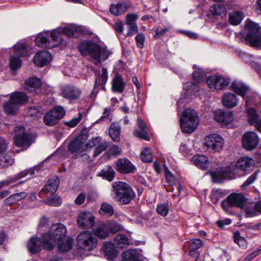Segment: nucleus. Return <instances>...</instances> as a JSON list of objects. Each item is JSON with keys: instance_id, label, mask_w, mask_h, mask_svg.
Returning a JSON list of instances; mask_svg holds the SVG:
<instances>
[{"instance_id": "nucleus-1", "label": "nucleus", "mask_w": 261, "mask_h": 261, "mask_svg": "<svg viewBox=\"0 0 261 261\" xmlns=\"http://www.w3.org/2000/svg\"><path fill=\"white\" fill-rule=\"evenodd\" d=\"M114 198L120 205L129 204L136 197V193L127 183L117 181L113 184Z\"/></svg>"}, {"instance_id": "nucleus-2", "label": "nucleus", "mask_w": 261, "mask_h": 261, "mask_svg": "<svg viewBox=\"0 0 261 261\" xmlns=\"http://www.w3.org/2000/svg\"><path fill=\"white\" fill-rule=\"evenodd\" d=\"M198 124V115L195 110L188 108L182 112L180 118V125L184 133H193Z\"/></svg>"}, {"instance_id": "nucleus-3", "label": "nucleus", "mask_w": 261, "mask_h": 261, "mask_svg": "<svg viewBox=\"0 0 261 261\" xmlns=\"http://www.w3.org/2000/svg\"><path fill=\"white\" fill-rule=\"evenodd\" d=\"M245 29L247 31L245 38L246 43L251 46L261 48L260 28L258 24L248 19Z\"/></svg>"}, {"instance_id": "nucleus-4", "label": "nucleus", "mask_w": 261, "mask_h": 261, "mask_svg": "<svg viewBox=\"0 0 261 261\" xmlns=\"http://www.w3.org/2000/svg\"><path fill=\"white\" fill-rule=\"evenodd\" d=\"M28 101V97L25 93L22 92H14L11 96L10 100L4 104V109L8 114H15L19 106Z\"/></svg>"}, {"instance_id": "nucleus-5", "label": "nucleus", "mask_w": 261, "mask_h": 261, "mask_svg": "<svg viewBox=\"0 0 261 261\" xmlns=\"http://www.w3.org/2000/svg\"><path fill=\"white\" fill-rule=\"evenodd\" d=\"M67 233L66 227L61 223L53 224L48 232L44 233V239L51 244L54 248L55 243L61 242L65 239Z\"/></svg>"}, {"instance_id": "nucleus-6", "label": "nucleus", "mask_w": 261, "mask_h": 261, "mask_svg": "<svg viewBox=\"0 0 261 261\" xmlns=\"http://www.w3.org/2000/svg\"><path fill=\"white\" fill-rule=\"evenodd\" d=\"M78 50L83 56L89 55L92 59L99 63L100 60V45L92 41L81 42L78 45Z\"/></svg>"}, {"instance_id": "nucleus-7", "label": "nucleus", "mask_w": 261, "mask_h": 261, "mask_svg": "<svg viewBox=\"0 0 261 261\" xmlns=\"http://www.w3.org/2000/svg\"><path fill=\"white\" fill-rule=\"evenodd\" d=\"M77 243L80 248L90 251L96 247L97 240L90 231H83L78 235Z\"/></svg>"}, {"instance_id": "nucleus-8", "label": "nucleus", "mask_w": 261, "mask_h": 261, "mask_svg": "<svg viewBox=\"0 0 261 261\" xmlns=\"http://www.w3.org/2000/svg\"><path fill=\"white\" fill-rule=\"evenodd\" d=\"M65 113V110L62 106H56L45 114L43 118V122L48 126H54L64 117Z\"/></svg>"}, {"instance_id": "nucleus-9", "label": "nucleus", "mask_w": 261, "mask_h": 261, "mask_svg": "<svg viewBox=\"0 0 261 261\" xmlns=\"http://www.w3.org/2000/svg\"><path fill=\"white\" fill-rule=\"evenodd\" d=\"M27 247L29 252L32 254H35L39 252L42 248L48 251L53 249V247L51 244H49L47 240L44 239V234L41 238L36 237H33L29 240Z\"/></svg>"}, {"instance_id": "nucleus-10", "label": "nucleus", "mask_w": 261, "mask_h": 261, "mask_svg": "<svg viewBox=\"0 0 261 261\" xmlns=\"http://www.w3.org/2000/svg\"><path fill=\"white\" fill-rule=\"evenodd\" d=\"M15 136L14 142L18 147L27 146L29 147L33 142L32 135L25 131V127L23 126H18L14 128Z\"/></svg>"}, {"instance_id": "nucleus-11", "label": "nucleus", "mask_w": 261, "mask_h": 261, "mask_svg": "<svg viewBox=\"0 0 261 261\" xmlns=\"http://www.w3.org/2000/svg\"><path fill=\"white\" fill-rule=\"evenodd\" d=\"M246 203V199L243 195L232 193L222 201L221 206L225 211L228 212L229 208L232 207L243 208Z\"/></svg>"}, {"instance_id": "nucleus-12", "label": "nucleus", "mask_w": 261, "mask_h": 261, "mask_svg": "<svg viewBox=\"0 0 261 261\" xmlns=\"http://www.w3.org/2000/svg\"><path fill=\"white\" fill-rule=\"evenodd\" d=\"M88 138V135L85 130L82 131L79 135L72 140L68 145V150L71 153L78 154L84 152L86 149L85 143Z\"/></svg>"}, {"instance_id": "nucleus-13", "label": "nucleus", "mask_w": 261, "mask_h": 261, "mask_svg": "<svg viewBox=\"0 0 261 261\" xmlns=\"http://www.w3.org/2000/svg\"><path fill=\"white\" fill-rule=\"evenodd\" d=\"M258 142L259 138L255 132H247L242 137V146L247 150H253L255 149Z\"/></svg>"}, {"instance_id": "nucleus-14", "label": "nucleus", "mask_w": 261, "mask_h": 261, "mask_svg": "<svg viewBox=\"0 0 261 261\" xmlns=\"http://www.w3.org/2000/svg\"><path fill=\"white\" fill-rule=\"evenodd\" d=\"M204 144L213 150L220 151L223 147L224 140L220 135L211 134L205 138Z\"/></svg>"}, {"instance_id": "nucleus-15", "label": "nucleus", "mask_w": 261, "mask_h": 261, "mask_svg": "<svg viewBox=\"0 0 261 261\" xmlns=\"http://www.w3.org/2000/svg\"><path fill=\"white\" fill-rule=\"evenodd\" d=\"M81 94V89L73 85H66L61 88L62 97L71 101L78 99Z\"/></svg>"}, {"instance_id": "nucleus-16", "label": "nucleus", "mask_w": 261, "mask_h": 261, "mask_svg": "<svg viewBox=\"0 0 261 261\" xmlns=\"http://www.w3.org/2000/svg\"><path fill=\"white\" fill-rule=\"evenodd\" d=\"M77 223L81 228L85 229L91 228L95 224V217L89 212H83L77 215Z\"/></svg>"}, {"instance_id": "nucleus-17", "label": "nucleus", "mask_w": 261, "mask_h": 261, "mask_svg": "<svg viewBox=\"0 0 261 261\" xmlns=\"http://www.w3.org/2000/svg\"><path fill=\"white\" fill-rule=\"evenodd\" d=\"M115 169L120 173L128 174L137 170L136 167L126 158H120L115 162Z\"/></svg>"}, {"instance_id": "nucleus-18", "label": "nucleus", "mask_w": 261, "mask_h": 261, "mask_svg": "<svg viewBox=\"0 0 261 261\" xmlns=\"http://www.w3.org/2000/svg\"><path fill=\"white\" fill-rule=\"evenodd\" d=\"M39 169L40 168L38 166H36L33 169H26L15 174L12 177H8L5 180L0 181V189H2L5 186H8L11 184L16 182L20 179L26 176L29 174L33 175L35 173V170L39 171Z\"/></svg>"}, {"instance_id": "nucleus-19", "label": "nucleus", "mask_w": 261, "mask_h": 261, "mask_svg": "<svg viewBox=\"0 0 261 261\" xmlns=\"http://www.w3.org/2000/svg\"><path fill=\"white\" fill-rule=\"evenodd\" d=\"M52 60L51 54L47 50L37 52L33 58V62L38 66L43 67Z\"/></svg>"}, {"instance_id": "nucleus-20", "label": "nucleus", "mask_w": 261, "mask_h": 261, "mask_svg": "<svg viewBox=\"0 0 261 261\" xmlns=\"http://www.w3.org/2000/svg\"><path fill=\"white\" fill-rule=\"evenodd\" d=\"M48 33H41L36 37L35 42L36 45L40 47H44L47 49L52 48L56 45L52 44L49 39Z\"/></svg>"}, {"instance_id": "nucleus-21", "label": "nucleus", "mask_w": 261, "mask_h": 261, "mask_svg": "<svg viewBox=\"0 0 261 261\" xmlns=\"http://www.w3.org/2000/svg\"><path fill=\"white\" fill-rule=\"evenodd\" d=\"M254 165V162L253 159L247 156H244L240 158L235 165L236 169H240L244 171H248L251 170V168Z\"/></svg>"}, {"instance_id": "nucleus-22", "label": "nucleus", "mask_w": 261, "mask_h": 261, "mask_svg": "<svg viewBox=\"0 0 261 261\" xmlns=\"http://www.w3.org/2000/svg\"><path fill=\"white\" fill-rule=\"evenodd\" d=\"M215 119L223 124H228L232 121V113L230 112H225L221 110H218L215 113Z\"/></svg>"}, {"instance_id": "nucleus-23", "label": "nucleus", "mask_w": 261, "mask_h": 261, "mask_svg": "<svg viewBox=\"0 0 261 261\" xmlns=\"http://www.w3.org/2000/svg\"><path fill=\"white\" fill-rule=\"evenodd\" d=\"M59 182V179L57 176L49 179L42 189V192L45 194L55 193L58 189Z\"/></svg>"}, {"instance_id": "nucleus-24", "label": "nucleus", "mask_w": 261, "mask_h": 261, "mask_svg": "<svg viewBox=\"0 0 261 261\" xmlns=\"http://www.w3.org/2000/svg\"><path fill=\"white\" fill-rule=\"evenodd\" d=\"M42 86L41 81L36 77H32L27 79L24 84V89L29 92L40 88Z\"/></svg>"}, {"instance_id": "nucleus-25", "label": "nucleus", "mask_w": 261, "mask_h": 261, "mask_svg": "<svg viewBox=\"0 0 261 261\" xmlns=\"http://www.w3.org/2000/svg\"><path fill=\"white\" fill-rule=\"evenodd\" d=\"M122 261H141L140 254L136 250L128 249L121 254Z\"/></svg>"}, {"instance_id": "nucleus-26", "label": "nucleus", "mask_w": 261, "mask_h": 261, "mask_svg": "<svg viewBox=\"0 0 261 261\" xmlns=\"http://www.w3.org/2000/svg\"><path fill=\"white\" fill-rule=\"evenodd\" d=\"M194 164L202 170H206L209 166L208 158L203 154H197L192 157Z\"/></svg>"}, {"instance_id": "nucleus-27", "label": "nucleus", "mask_w": 261, "mask_h": 261, "mask_svg": "<svg viewBox=\"0 0 261 261\" xmlns=\"http://www.w3.org/2000/svg\"><path fill=\"white\" fill-rule=\"evenodd\" d=\"M102 250L110 260H113L117 256V251L111 242L106 243L102 246Z\"/></svg>"}, {"instance_id": "nucleus-28", "label": "nucleus", "mask_w": 261, "mask_h": 261, "mask_svg": "<svg viewBox=\"0 0 261 261\" xmlns=\"http://www.w3.org/2000/svg\"><path fill=\"white\" fill-rule=\"evenodd\" d=\"M222 101L225 107L232 108L237 105L238 100L235 94L227 93L223 95Z\"/></svg>"}, {"instance_id": "nucleus-29", "label": "nucleus", "mask_w": 261, "mask_h": 261, "mask_svg": "<svg viewBox=\"0 0 261 261\" xmlns=\"http://www.w3.org/2000/svg\"><path fill=\"white\" fill-rule=\"evenodd\" d=\"M14 55L19 57H28L30 50L25 43H18L13 46Z\"/></svg>"}, {"instance_id": "nucleus-30", "label": "nucleus", "mask_w": 261, "mask_h": 261, "mask_svg": "<svg viewBox=\"0 0 261 261\" xmlns=\"http://www.w3.org/2000/svg\"><path fill=\"white\" fill-rule=\"evenodd\" d=\"M230 88L234 92L242 96L244 98L248 90V87L241 82H233L231 84Z\"/></svg>"}, {"instance_id": "nucleus-31", "label": "nucleus", "mask_w": 261, "mask_h": 261, "mask_svg": "<svg viewBox=\"0 0 261 261\" xmlns=\"http://www.w3.org/2000/svg\"><path fill=\"white\" fill-rule=\"evenodd\" d=\"M247 122L251 126H254L260 119L261 117L258 114L256 110L249 108L247 110Z\"/></svg>"}, {"instance_id": "nucleus-32", "label": "nucleus", "mask_w": 261, "mask_h": 261, "mask_svg": "<svg viewBox=\"0 0 261 261\" xmlns=\"http://www.w3.org/2000/svg\"><path fill=\"white\" fill-rule=\"evenodd\" d=\"M124 86L125 83L121 76L118 74H116L112 81V90L114 92L122 93L123 91Z\"/></svg>"}, {"instance_id": "nucleus-33", "label": "nucleus", "mask_w": 261, "mask_h": 261, "mask_svg": "<svg viewBox=\"0 0 261 261\" xmlns=\"http://www.w3.org/2000/svg\"><path fill=\"white\" fill-rule=\"evenodd\" d=\"M101 74L95 79L94 88L100 87L101 90H105V85L108 78L107 69L102 68L101 69Z\"/></svg>"}, {"instance_id": "nucleus-34", "label": "nucleus", "mask_w": 261, "mask_h": 261, "mask_svg": "<svg viewBox=\"0 0 261 261\" xmlns=\"http://www.w3.org/2000/svg\"><path fill=\"white\" fill-rule=\"evenodd\" d=\"M121 127L118 123H112L109 128V134L111 139L115 142L120 141Z\"/></svg>"}, {"instance_id": "nucleus-35", "label": "nucleus", "mask_w": 261, "mask_h": 261, "mask_svg": "<svg viewBox=\"0 0 261 261\" xmlns=\"http://www.w3.org/2000/svg\"><path fill=\"white\" fill-rule=\"evenodd\" d=\"M193 68L194 71L192 73V76L194 82L197 83L204 82L206 76L205 71L202 69L197 67L196 65H194Z\"/></svg>"}, {"instance_id": "nucleus-36", "label": "nucleus", "mask_w": 261, "mask_h": 261, "mask_svg": "<svg viewBox=\"0 0 261 261\" xmlns=\"http://www.w3.org/2000/svg\"><path fill=\"white\" fill-rule=\"evenodd\" d=\"M98 175L109 181L113 180L115 172L111 166L108 165L103 168L99 173Z\"/></svg>"}, {"instance_id": "nucleus-37", "label": "nucleus", "mask_w": 261, "mask_h": 261, "mask_svg": "<svg viewBox=\"0 0 261 261\" xmlns=\"http://www.w3.org/2000/svg\"><path fill=\"white\" fill-rule=\"evenodd\" d=\"M27 195V193L24 192L15 193L7 198L5 200L4 203L6 205L10 206L16 201L25 198Z\"/></svg>"}, {"instance_id": "nucleus-38", "label": "nucleus", "mask_w": 261, "mask_h": 261, "mask_svg": "<svg viewBox=\"0 0 261 261\" xmlns=\"http://www.w3.org/2000/svg\"><path fill=\"white\" fill-rule=\"evenodd\" d=\"M244 18L243 13L241 11H236L229 14V21L233 25H239Z\"/></svg>"}, {"instance_id": "nucleus-39", "label": "nucleus", "mask_w": 261, "mask_h": 261, "mask_svg": "<svg viewBox=\"0 0 261 261\" xmlns=\"http://www.w3.org/2000/svg\"><path fill=\"white\" fill-rule=\"evenodd\" d=\"M93 231L95 235L100 239H105L109 235V229L106 223L100 224Z\"/></svg>"}, {"instance_id": "nucleus-40", "label": "nucleus", "mask_w": 261, "mask_h": 261, "mask_svg": "<svg viewBox=\"0 0 261 261\" xmlns=\"http://www.w3.org/2000/svg\"><path fill=\"white\" fill-rule=\"evenodd\" d=\"M57 243L59 251L61 253H64L68 251L71 248L73 241L70 238L67 240H64V239L61 242Z\"/></svg>"}, {"instance_id": "nucleus-41", "label": "nucleus", "mask_w": 261, "mask_h": 261, "mask_svg": "<svg viewBox=\"0 0 261 261\" xmlns=\"http://www.w3.org/2000/svg\"><path fill=\"white\" fill-rule=\"evenodd\" d=\"M99 212L101 214L110 217L114 214V210L112 205L107 202H103L101 204Z\"/></svg>"}, {"instance_id": "nucleus-42", "label": "nucleus", "mask_w": 261, "mask_h": 261, "mask_svg": "<svg viewBox=\"0 0 261 261\" xmlns=\"http://www.w3.org/2000/svg\"><path fill=\"white\" fill-rule=\"evenodd\" d=\"M233 238L234 242L240 247L246 248L247 246V242L245 239L242 237L239 231H236L233 232Z\"/></svg>"}, {"instance_id": "nucleus-43", "label": "nucleus", "mask_w": 261, "mask_h": 261, "mask_svg": "<svg viewBox=\"0 0 261 261\" xmlns=\"http://www.w3.org/2000/svg\"><path fill=\"white\" fill-rule=\"evenodd\" d=\"M140 158L143 162L151 163L153 161L152 150L150 148H145L141 152Z\"/></svg>"}, {"instance_id": "nucleus-44", "label": "nucleus", "mask_w": 261, "mask_h": 261, "mask_svg": "<svg viewBox=\"0 0 261 261\" xmlns=\"http://www.w3.org/2000/svg\"><path fill=\"white\" fill-rule=\"evenodd\" d=\"M14 163V159L9 155H0V169L7 168L12 165Z\"/></svg>"}, {"instance_id": "nucleus-45", "label": "nucleus", "mask_w": 261, "mask_h": 261, "mask_svg": "<svg viewBox=\"0 0 261 261\" xmlns=\"http://www.w3.org/2000/svg\"><path fill=\"white\" fill-rule=\"evenodd\" d=\"M59 31L62 34H64L68 37H73L77 32L75 26L73 25H67L64 28H59Z\"/></svg>"}, {"instance_id": "nucleus-46", "label": "nucleus", "mask_w": 261, "mask_h": 261, "mask_svg": "<svg viewBox=\"0 0 261 261\" xmlns=\"http://www.w3.org/2000/svg\"><path fill=\"white\" fill-rule=\"evenodd\" d=\"M225 179H232L234 178V172L236 170L235 168H231L227 166L223 167L220 169Z\"/></svg>"}, {"instance_id": "nucleus-47", "label": "nucleus", "mask_w": 261, "mask_h": 261, "mask_svg": "<svg viewBox=\"0 0 261 261\" xmlns=\"http://www.w3.org/2000/svg\"><path fill=\"white\" fill-rule=\"evenodd\" d=\"M106 224L109 229V232L110 231L113 234H115L122 229L121 225L115 221H108Z\"/></svg>"}, {"instance_id": "nucleus-48", "label": "nucleus", "mask_w": 261, "mask_h": 261, "mask_svg": "<svg viewBox=\"0 0 261 261\" xmlns=\"http://www.w3.org/2000/svg\"><path fill=\"white\" fill-rule=\"evenodd\" d=\"M115 243L120 245L121 247H123L124 245H128L129 244V241L128 238L123 234H118L116 235L114 239Z\"/></svg>"}, {"instance_id": "nucleus-49", "label": "nucleus", "mask_w": 261, "mask_h": 261, "mask_svg": "<svg viewBox=\"0 0 261 261\" xmlns=\"http://www.w3.org/2000/svg\"><path fill=\"white\" fill-rule=\"evenodd\" d=\"M20 57L16 55H12L10 57V66L13 70H16L20 67L21 65V61Z\"/></svg>"}, {"instance_id": "nucleus-50", "label": "nucleus", "mask_w": 261, "mask_h": 261, "mask_svg": "<svg viewBox=\"0 0 261 261\" xmlns=\"http://www.w3.org/2000/svg\"><path fill=\"white\" fill-rule=\"evenodd\" d=\"M229 84L228 81L222 76H217L216 84L215 85L214 90H221L226 87Z\"/></svg>"}, {"instance_id": "nucleus-51", "label": "nucleus", "mask_w": 261, "mask_h": 261, "mask_svg": "<svg viewBox=\"0 0 261 261\" xmlns=\"http://www.w3.org/2000/svg\"><path fill=\"white\" fill-rule=\"evenodd\" d=\"M109 146L108 142L105 141L99 143L94 151L93 156L96 157L103 151L105 150Z\"/></svg>"}, {"instance_id": "nucleus-52", "label": "nucleus", "mask_w": 261, "mask_h": 261, "mask_svg": "<svg viewBox=\"0 0 261 261\" xmlns=\"http://www.w3.org/2000/svg\"><path fill=\"white\" fill-rule=\"evenodd\" d=\"M212 11L214 15H220L221 14L225 15L226 13V7L221 4H216L213 6Z\"/></svg>"}, {"instance_id": "nucleus-53", "label": "nucleus", "mask_w": 261, "mask_h": 261, "mask_svg": "<svg viewBox=\"0 0 261 261\" xmlns=\"http://www.w3.org/2000/svg\"><path fill=\"white\" fill-rule=\"evenodd\" d=\"M45 203L49 206H58L61 204L62 199L60 197L55 196L52 198L47 199Z\"/></svg>"}, {"instance_id": "nucleus-54", "label": "nucleus", "mask_w": 261, "mask_h": 261, "mask_svg": "<svg viewBox=\"0 0 261 261\" xmlns=\"http://www.w3.org/2000/svg\"><path fill=\"white\" fill-rule=\"evenodd\" d=\"M211 175L213 181L216 183L222 182L223 180L225 179L220 170L216 172H211Z\"/></svg>"}, {"instance_id": "nucleus-55", "label": "nucleus", "mask_w": 261, "mask_h": 261, "mask_svg": "<svg viewBox=\"0 0 261 261\" xmlns=\"http://www.w3.org/2000/svg\"><path fill=\"white\" fill-rule=\"evenodd\" d=\"M169 207L168 203H165L158 205L157 213L163 217L166 216L169 212Z\"/></svg>"}, {"instance_id": "nucleus-56", "label": "nucleus", "mask_w": 261, "mask_h": 261, "mask_svg": "<svg viewBox=\"0 0 261 261\" xmlns=\"http://www.w3.org/2000/svg\"><path fill=\"white\" fill-rule=\"evenodd\" d=\"M189 249L198 250L202 246V242L200 239H194L189 241Z\"/></svg>"}, {"instance_id": "nucleus-57", "label": "nucleus", "mask_w": 261, "mask_h": 261, "mask_svg": "<svg viewBox=\"0 0 261 261\" xmlns=\"http://www.w3.org/2000/svg\"><path fill=\"white\" fill-rule=\"evenodd\" d=\"M61 32L59 31V28H58L56 30H54L50 33V36L53 41L60 43L62 41L61 37Z\"/></svg>"}, {"instance_id": "nucleus-58", "label": "nucleus", "mask_w": 261, "mask_h": 261, "mask_svg": "<svg viewBox=\"0 0 261 261\" xmlns=\"http://www.w3.org/2000/svg\"><path fill=\"white\" fill-rule=\"evenodd\" d=\"M134 135L139 138L143 139L147 141H149L150 140V137L145 129H141L140 130H136L134 132Z\"/></svg>"}, {"instance_id": "nucleus-59", "label": "nucleus", "mask_w": 261, "mask_h": 261, "mask_svg": "<svg viewBox=\"0 0 261 261\" xmlns=\"http://www.w3.org/2000/svg\"><path fill=\"white\" fill-rule=\"evenodd\" d=\"M41 108L36 106L30 107L28 110V114L30 116L39 117L41 114Z\"/></svg>"}, {"instance_id": "nucleus-60", "label": "nucleus", "mask_w": 261, "mask_h": 261, "mask_svg": "<svg viewBox=\"0 0 261 261\" xmlns=\"http://www.w3.org/2000/svg\"><path fill=\"white\" fill-rule=\"evenodd\" d=\"M82 115L81 113L79 114V116L77 118H73L69 121L65 122V124L70 127H74L76 126L81 121L82 119Z\"/></svg>"}, {"instance_id": "nucleus-61", "label": "nucleus", "mask_w": 261, "mask_h": 261, "mask_svg": "<svg viewBox=\"0 0 261 261\" xmlns=\"http://www.w3.org/2000/svg\"><path fill=\"white\" fill-rule=\"evenodd\" d=\"M139 16L135 14H128L126 16L127 25L137 24L136 21L138 19Z\"/></svg>"}, {"instance_id": "nucleus-62", "label": "nucleus", "mask_w": 261, "mask_h": 261, "mask_svg": "<svg viewBox=\"0 0 261 261\" xmlns=\"http://www.w3.org/2000/svg\"><path fill=\"white\" fill-rule=\"evenodd\" d=\"M137 46L139 48H142L144 47L145 41V36L143 33L138 34L135 37Z\"/></svg>"}, {"instance_id": "nucleus-63", "label": "nucleus", "mask_w": 261, "mask_h": 261, "mask_svg": "<svg viewBox=\"0 0 261 261\" xmlns=\"http://www.w3.org/2000/svg\"><path fill=\"white\" fill-rule=\"evenodd\" d=\"M260 253L261 250L259 248H258L248 254L247 256L243 259L242 261H251Z\"/></svg>"}, {"instance_id": "nucleus-64", "label": "nucleus", "mask_w": 261, "mask_h": 261, "mask_svg": "<svg viewBox=\"0 0 261 261\" xmlns=\"http://www.w3.org/2000/svg\"><path fill=\"white\" fill-rule=\"evenodd\" d=\"M120 14L125 12L126 10L130 7V4L129 2L124 3H118L117 4Z\"/></svg>"}]
</instances>
